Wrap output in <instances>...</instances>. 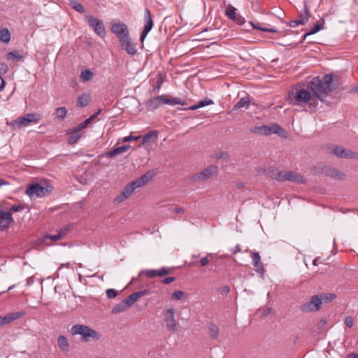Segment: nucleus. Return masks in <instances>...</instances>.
I'll use <instances>...</instances> for the list:
<instances>
[{
  "label": "nucleus",
  "mask_w": 358,
  "mask_h": 358,
  "mask_svg": "<svg viewBox=\"0 0 358 358\" xmlns=\"http://www.w3.org/2000/svg\"><path fill=\"white\" fill-rule=\"evenodd\" d=\"M157 169H152L148 171L145 173L141 177L136 179L140 187L146 185L148 182L152 180L153 178L157 174Z\"/></svg>",
  "instance_id": "nucleus-16"
},
{
  "label": "nucleus",
  "mask_w": 358,
  "mask_h": 358,
  "mask_svg": "<svg viewBox=\"0 0 358 358\" xmlns=\"http://www.w3.org/2000/svg\"><path fill=\"white\" fill-rule=\"evenodd\" d=\"M11 222H13L12 213L0 210V230L7 229Z\"/></svg>",
  "instance_id": "nucleus-19"
},
{
  "label": "nucleus",
  "mask_w": 358,
  "mask_h": 358,
  "mask_svg": "<svg viewBox=\"0 0 358 358\" xmlns=\"http://www.w3.org/2000/svg\"><path fill=\"white\" fill-rule=\"evenodd\" d=\"M264 173L272 180H275L278 173V169L273 166H270L266 169H264Z\"/></svg>",
  "instance_id": "nucleus-37"
},
{
  "label": "nucleus",
  "mask_w": 358,
  "mask_h": 358,
  "mask_svg": "<svg viewBox=\"0 0 358 358\" xmlns=\"http://www.w3.org/2000/svg\"><path fill=\"white\" fill-rule=\"evenodd\" d=\"M234 22H236L238 24H243L245 23V19L239 15H236V17H234V20H232Z\"/></svg>",
  "instance_id": "nucleus-54"
},
{
  "label": "nucleus",
  "mask_w": 358,
  "mask_h": 358,
  "mask_svg": "<svg viewBox=\"0 0 358 358\" xmlns=\"http://www.w3.org/2000/svg\"><path fill=\"white\" fill-rule=\"evenodd\" d=\"M208 179L211 178L218 172V167L215 165H210L202 171Z\"/></svg>",
  "instance_id": "nucleus-27"
},
{
  "label": "nucleus",
  "mask_w": 358,
  "mask_h": 358,
  "mask_svg": "<svg viewBox=\"0 0 358 358\" xmlns=\"http://www.w3.org/2000/svg\"><path fill=\"white\" fill-rule=\"evenodd\" d=\"M64 236V233L63 232H59L56 234V235H45L44 238L42 239L41 241H40L41 242H43L44 240L45 239H50L51 241H57L59 239H61V238Z\"/></svg>",
  "instance_id": "nucleus-44"
},
{
  "label": "nucleus",
  "mask_w": 358,
  "mask_h": 358,
  "mask_svg": "<svg viewBox=\"0 0 358 358\" xmlns=\"http://www.w3.org/2000/svg\"><path fill=\"white\" fill-rule=\"evenodd\" d=\"M183 295H184V293L182 291L176 290L172 294L171 299H176V300H180L182 297Z\"/></svg>",
  "instance_id": "nucleus-51"
},
{
  "label": "nucleus",
  "mask_w": 358,
  "mask_h": 358,
  "mask_svg": "<svg viewBox=\"0 0 358 358\" xmlns=\"http://www.w3.org/2000/svg\"><path fill=\"white\" fill-rule=\"evenodd\" d=\"M141 138L140 136H134L132 135H130L129 136H126L123 138V141L124 142H130L131 141H137L138 140L139 138Z\"/></svg>",
  "instance_id": "nucleus-57"
},
{
  "label": "nucleus",
  "mask_w": 358,
  "mask_h": 358,
  "mask_svg": "<svg viewBox=\"0 0 358 358\" xmlns=\"http://www.w3.org/2000/svg\"><path fill=\"white\" fill-rule=\"evenodd\" d=\"M20 316L21 315H5L4 317L0 316V325L9 324L20 318Z\"/></svg>",
  "instance_id": "nucleus-30"
},
{
  "label": "nucleus",
  "mask_w": 358,
  "mask_h": 358,
  "mask_svg": "<svg viewBox=\"0 0 358 358\" xmlns=\"http://www.w3.org/2000/svg\"><path fill=\"white\" fill-rule=\"evenodd\" d=\"M179 318V315H165L164 321L169 331H177Z\"/></svg>",
  "instance_id": "nucleus-14"
},
{
  "label": "nucleus",
  "mask_w": 358,
  "mask_h": 358,
  "mask_svg": "<svg viewBox=\"0 0 358 358\" xmlns=\"http://www.w3.org/2000/svg\"><path fill=\"white\" fill-rule=\"evenodd\" d=\"M218 291H219V293L221 294H226L229 292L230 287L228 285H224V286L221 287Z\"/></svg>",
  "instance_id": "nucleus-55"
},
{
  "label": "nucleus",
  "mask_w": 358,
  "mask_h": 358,
  "mask_svg": "<svg viewBox=\"0 0 358 358\" xmlns=\"http://www.w3.org/2000/svg\"><path fill=\"white\" fill-rule=\"evenodd\" d=\"M212 254H208V255L205 257H203L201 260H200V264L201 266H205L206 265H207L209 262V259H208V257H212Z\"/></svg>",
  "instance_id": "nucleus-56"
},
{
  "label": "nucleus",
  "mask_w": 358,
  "mask_h": 358,
  "mask_svg": "<svg viewBox=\"0 0 358 358\" xmlns=\"http://www.w3.org/2000/svg\"><path fill=\"white\" fill-rule=\"evenodd\" d=\"M147 277L152 278L157 276L162 277V274H161V269L159 270H147L145 272Z\"/></svg>",
  "instance_id": "nucleus-43"
},
{
  "label": "nucleus",
  "mask_w": 358,
  "mask_h": 358,
  "mask_svg": "<svg viewBox=\"0 0 358 358\" xmlns=\"http://www.w3.org/2000/svg\"><path fill=\"white\" fill-rule=\"evenodd\" d=\"M250 132L252 134H257L259 135L266 136V125L257 126L250 129Z\"/></svg>",
  "instance_id": "nucleus-41"
},
{
  "label": "nucleus",
  "mask_w": 358,
  "mask_h": 358,
  "mask_svg": "<svg viewBox=\"0 0 358 358\" xmlns=\"http://www.w3.org/2000/svg\"><path fill=\"white\" fill-rule=\"evenodd\" d=\"M236 11V9L234 6L229 5L226 9L225 14L229 19L232 20H234V17H236V15H237Z\"/></svg>",
  "instance_id": "nucleus-42"
},
{
  "label": "nucleus",
  "mask_w": 358,
  "mask_h": 358,
  "mask_svg": "<svg viewBox=\"0 0 358 358\" xmlns=\"http://www.w3.org/2000/svg\"><path fill=\"white\" fill-rule=\"evenodd\" d=\"M331 152L334 153L338 157L343 159H356L358 158V153L351 151L348 149H344L340 146H334L331 150Z\"/></svg>",
  "instance_id": "nucleus-11"
},
{
  "label": "nucleus",
  "mask_w": 358,
  "mask_h": 358,
  "mask_svg": "<svg viewBox=\"0 0 358 358\" xmlns=\"http://www.w3.org/2000/svg\"><path fill=\"white\" fill-rule=\"evenodd\" d=\"M215 157L216 159H221V158L229 159V155L227 152H221L220 153L215 154Z\"/></svg>",
  "instance_id": "nucleus-59"
},
{
  "label": "nucleus",
  "mask_w": 358,
  "mask_h": 358,
  "mask_svg": "<svg viewBox=\"0 0 358 358\" xmlns=\"http://www.w3.org/2000/svg\"><path fill=\"white\" fill-rule=\"evenodd\" d=\"M111 31L116 35L119 41L125 38H127L129 36V29L124 22L113 24Z\"/></svg>",
  "instance_id": "nucleus-10"
},
{
  "label": "nucleus",
  "mask_w": 358,
  "mask_h": 358,
  "mask_svg": "<svg viewBox=\"0 0 358 358\" xmlns=\"http://www.w3.org/2000/svg\"><path fill=\"white\" fill-rule=\"evenodd\" d=\"M324 22V20H322V22H321V23L319 22H317L314 24L313 27L308 32L305 34V37H307L309 35L315 34L317 32H318L319 31L323 29H324V26H323Z\"/></svg>",
  "instance_id": "nucleus-33"
},
{
  "label": "nucleus",
  "mask_w": 358,
  "mask_h": 358,
  "mask_svg": "<svg viewBox=\"0 0 358 358\" xmlns=\"http://www.w3.org/2000/svg\"><path fill=\"white\" fill-rule=\"evenodd\" d=\"M138 187H141L139 186L138 183L135 179L134 180L129 182L124 187V190L122 191V193L123 194V196H125V197L129 198L133 192Z\"/></svg>",
  "instance_id": "nucleus-23"
},
{
  "label": "nucleus",
  "mask_w": 358,
  "mask_h": 358,
  "mask_svg": "<svg viewBox=\"0 0 358 358\" xmlns=\"http://www.w3.org/2000/svg\"><path fill=\"white\" fill-rule=\"evenodd\" d=\"M285 175V180L292 181L297 184H305L306 182V179L303 176L292 171H286Z\"/></svg>",
  "instance_id": "nucleus-20"
},
{
  "label": "nucleus",
  "mask_w": 358,
  "mask_h": 358,
  "mask_svg": "<svg viewBox=\"0 0 358 358\" xmlns=\"http://www.w3.org/2000/svg\"><path fill=\"white\" fill-rule=\"evenodd\" d=\"M336 298V295L334 293H321L313 295L310 297L308 302L301 306L302 312H316L320 310L323 303L331 302Z\"/></svg>",
  "instance_id": "nucleus-3"
},
{
  "label": "nucleus",
  "mask_w": 358,
  "mask_h": 358,
  "mask_svg": "<svg viewBox=\"0 0 358 358\" xmlns=\"http://www.w3.org/2000/svg\"><path fill=\"white\" fill-rule=\"evenodd\" d=\"M131 148V146L129 145H122V146H120V147H117V148H115L111 150H110L108 153H107V156L108 157H117V155L127 151L129 148Z\"/></svg>",
  "instance_id": "nucleus-24"
},
{
  "label": "nucleus",
  "mask_w": 358,
  "mask_h": 358,
  "mask_svg": "<svg viewBox=\"0 0 358 358\" xmlns=\"http://www.w3.org/2000/svg\"><path fill=\"white\" fill-rule=\"evenodd\" d=\"M41 116L38 113H28L23 117H20L16 119L15 122L17 124L18 127L21 128L29 125L31 122L37 123L41 120Z\"/></svg>",
  "instance_id": "nucleus-9"
},
{
  "label": "nucleus",
  "mask_w": 358,
  "mask_h": 358,
  "mask_svg": "<svg viewBox=\"0 0 358 358\" xmlns=\"http://www.w3.org/2000/svg\"><path fill=\"white\" fill-rule=\"evenodd\" d=\"M162 104V96H157L152 99H148L145 102V106L147 107L148 110L153 111L155 109L158 108Z\"/></svg>",
  "instance_id": "nucleus-21"
},
{
  "label": "nucleus",
  "mask_w": 358,
  "mask_h": 358,
  "mask_svg": "<svg viewBox=\"0 0 358 358\" xmlns=\"http://www.w3.org/2000/svg\"><path fill=\"white\" fill-rule=\"evenodd\" d=\"M148 293H149L148 289H143V290H141L139 292H136L132 293L130 295H129L127 297V299H124V301L126 305L128 307H129L131 305H133L136 301H137V300L139 298L146 295Z\"/></svg>",
  "instance_id": "nucleus-18"
},
{
  "label": "nucleus",
  "mask_w": 358,
  "mask_h": 358,
  "mask_svg": "<svg viewBox=\"0 0 358 358\" xmlns=\"http://www.w3.org/2000/svg\"><path fill=\"white\" fill-rule=\"evenodd\" d=\"M162 96V103L169 104V105H175V104H180L182 106L187 105V103L185 101L182 100L179 98L175 97L173 99H169L166 96L161 95Z\"/></svg>",
  "instance_id": "nucleus-25"
},
{
  "label": "nucleus",
  "mask_w": 358,
  "mask_h": 358,
  "mask_svg": "<svg viewBox=\"0 0 358 358\" xmlns=\"http://www.w3.org/2000/svg\"><path fill=\"white\" fill-rule=\"evenodd\" d=\"M175 280H176L175 277H167V278H165L164 280H162V282L164 284L168 285V284L171 283L172 282H174Z\"/></svg>",
  "instance_id": "nucleus-60"
},
{
  "label": "nucleus",
  "mask_w": 358,
  "mask_h": 358,
  "mask_svg": "<svg viewBox=\"0 0 358 358\" xmlns=\"http://www.w3.org/2000/svg\"><path fill=\"white\" fill-rule=\"evenodd\" d=\"M345 323L347 327H352L354 324V318L352 316H348L345 318Z\"/></svg>",
  "instance_id": "nucleus-53"
},
{
  "label": "nucleus",
  "mask_w": 358,
  "mask_h": 358,
  "mask_svg": "<svg viewBox=\"0 0 358 358\" xmlns=\"http://www.w3.org/2000/svg\"><path fill=\"white\" fill-rule=\"evenodd\" d=\"M144 23V27L140 36V41L141 43H142V47L143 46L144 40L145 39L147 35L151 31L154 25V22L152 20L151 12L150 9H148V8L145 9Z\"/></svg>",
  "instance_id": "nucleus-7"
},
{
  "label": "nucleus",
  "mask_w": 358,
  "mask_h": 358,
  "mask_svg": "<svg viewBox=\"0 0 358 358\" xmlns=\"http://www.w3.org/2000/svg\"><path fill=\"white\" fill-rule=\"evenodd\" d=\"M90 95L86 93H83L78 98L77 106L85 107L90 103Z\"/></svg>",
  "instance_id": "nucleus-26"
},
{
  "label": "nucleus",
  "mask_w": 358,
  "mask_h": 358,
  "mask_svg": "<svg viewBox=\"0 0 358 358\" xmlns=\"http://www.w3.org/2000/svg\"><path fill=\"white\" fill-rule=\"evenodd\" d=\"M69 5L73 9L80 13H83L85 11L84 6L76 0H69Z\"/></svg>",
  "instance_id": "nucleus-34"
},
{
  "label": "nucleus",
  "mask_w": 358,
  "mask_h": 358,
  "mask_svg": "<svg viewBox=\"0 0 358 358\" xmlns=\"http://www.w3.org/2000/svg\"><path fill=\"white\" fill-rule=\"evenodd\" d=\"M310 17V12L306 3H304V13H300L298 16V19L292 20L287 23L290 27H295L299 24H305Z\"/></svg>",
  "instance_id": "nucleus-13"
},
{
  "label": "nucleus",
  "mask_w": 358,
  "mask_h": 358,
  "mask_svg": "<svg viewBox=\"0 0 358 358\" xmlns=\"http://www.w3.org/2000/svg\"><path fill=\"white\" fill-rule=\"evenodd\" d=\"M92 77L93 73L89 69H85L80 73V78L84 82L90 80Z\"/></svg>",
  "instance_id": "nucleus-39"
},
{
  "label": "nucleus",
  "mask_w": 358,
  "mask_h": 358,
  "mask_svg": "<svg viewBox=\"0 0 358 358\" xmlns=\"http://www.w3.org/2000/svg\"><path fill=\"white\" fill-rule=\"evenodd\" d=\"M310 90L301 89L297 90L296 93L289 92V99L292 105L295 106H304L308 104V108L310 110H314L317 106L318 101L315 97L311 95Z\"/></svg>",
  "instance_id": "nucleus-2"
},
{
  "label": "nucleus",
  "mask_w": 358,
  "mask_h": 358,
  "mask_svg": "<svg viewBox=\"0 0 358 358\" xmlns=\"http://www.w3.org/2000/svg\"><path fill=\"white\" fill-rule=\"evenodd\" d=\"M57 344L59 348L64 352H66L69 348V341L64 336L60 335L57 339Z\"/></svg>",
  "instance_id": "nucleus-28"
},
{
  "label": "nucleus",
  "mask_w": 358,
  "mask_h": 358,
  "mask_svg": "<svg viewBox=\"0 0 358 358\" xmlns=\"http://www.w3.org/2000/svg\"><path fill=\"white\" fill-rule=\"evenodd\" d=\"M71 332L73 335H80L83 342H88L90 338L94 340H99L101 338V335L99 333L83 324L73 325L71 327Z\"/></svg>",
  "instance_id": "nucleus-5"
},
{
  "label": "nucleus",
  "mask_w": 358,
  "mask_h": 358,
  "mask_svg": "<svg viewBox=\"0 0 358 358\" xmlns=\"http://www.w3.org/2000/svg\"><path fill=\"white\" fill-rule=\"evenodd\" d=\"M250 103V99L248 97L241 98L232 108L231 111H235L239 108L245 107L248 108Z\"/></svg>",
  "instance_id": "nucleus-29"
},
{
  "label": "nucleus",
  "mask_w": 358,
  "mask_h": 358,
  "mask_svg": "<svg viewBox=\"0 0 358 358\" xmlns=\"http://www.w3.org/2000/svg\"><path fill=\"white\" fill-rule=\"evenodd\" d=\"M340 85L341 78L334 73H329L322 78L320 76L314 77L306 86L317 101L319 99L328 105L330 102L326 100V97L330 92L338 89Z\"/></svg>",
  "instance_id": "nucleus-1"
},
{
  "label": "nucleus",
  "mask_w": 358,
  "mask_h": 358,
  "mask_svg": "<svg viewBox=\"0 0 358 358\" xmlns=\"http://www.w3.org/2000/svg\"><path fill=\"white\" fill-rule=\"evenodd\" d=\"M127 199L125 197V196H123V194L121 193L120 195H118L114 200V201L117 203H119L122 201H123L124 199Z\"/></svg>",
  "instance_id": "nucleus-62"
},
{
  "label": "nucleus",
  "mask_w": 358,
  "mask_h": 358,
  "mask_svg": "<svg viewBox=\"0 0 358 358\" xmlns=\"http://www.w3.org/2000/svg\"><path fill=\"white\" fill-rule=\"evenodd\" d=\"M250 255L253 261V266L255 268V271L261 274L262 277H263L265 270L264 264L261 262L259 254L257 252L250 251Z\"/></svg>",
  "instance_id": "nucleus-17"
},
{
  "label": "nucleus",
  "mask_w": 358,
  "mask_h": 358,
  "mask_svg": "<svg viewBox=\"0 0 358 358\" xmlns=\"http://www.w3.org/2000/svg\"><path fill=\"white\" fill-rule=\"evenodd\" d=\"M266 136L277 134L284 138H286L287 136V131L277 123L271 124L269 126L266 125Z\"/></svg>",
  "instance_id": "nucleus-12"
},
{
  "label": "nucleus",
  "mask_w": 358,
  "mask_h": 358,
  "mask_svg": "<svg viewBox=\"0 0 358 358\" xmlns=\"http://www.w3.org/2000/svg\"><path fill=\"white\" fill-rule=\"evenodd\" d=\"M87 20L89 26L93 29L98 36L101 38L105 36L106 29L101 20L92 15L87 17Z\"/></svg>",
  "instance_id": "nucleus-8"
},
{
  "label": "nucleus",
  "mask_w": 358,
  "mask_h": 358,
  "mask_svg": "<svg viewBox=\"0 0 358 358\" xmlns=\"http://www.w3.org/2000/svg\"><path fill=\"white\" fill-rule=\"evenodd\" d=\"M198 104H199V108H202V107H204V106H206L208 105L213 104V101L208 98H205L203 100H200L198 102Z\"/></svg>",
  "instance_id": "nucleus-46"
},
{
  "label": "nucleus",
  "mask_w": 358,
  "mask_h": 358,
  "mask_svg": "<svg viewBox=\"0 0 358 358\" xmlns=\"http://www.w3.org/2000/svg\"><path fill=\"white\" fill-rule=\"evenodd\" d=\"M208 331L212 338L216 339L218 337L219 329L215 324H210L208 327Z\"/></svg>",
  "instance_id": "nucleus-38"
},
{
  "label": "nucleus",
  "mask_w": 358,
  "mask_h": 358,
  "mask_svg": "<svg viewBox=\"0 0 358 358\" xmlns=\"http://www.w3.org/2000/svg\"><path fill=\"white\" fill-rule=\"evenodd\" d=\"M8 66L6 63H0V76H1V75L6 74L8 71Z\"/></svg>",
  "instance_id": "nucleus-50"
},
{
  "label": "nucleus",
  "mask_w": 358,
  "mask_h": 358,
  "mask_svg": "<svg viewBox=\"0 0 358 358\" xmlns=\"http://www.w3.org/2000/svg\"><path fill=\"white\" fill-rule=\"evenodd\" d=\"M174 268H166L163 267L161 268V274H162V276L166 275L172 274L173 273Z\"/></svg>",
  "instance_id": "nucleus-52"
},
{
  "label": "nucleus",
  "mask_w": 358,
  "mask_h": 358,
  "mask_svg": "<svg viewBox=\"0 0 358 358\" xmlns=\"http://www.w3.org/2000/svg\"><path fill=\"white\" fill-rule=\"evenodd\" d=\"M25 204L19 203L17 205H13L10 207V210L8 212H20L25 208Z\"/></svg>",
  "instance_id": "nucleus-45"
},
{
  "label": "nucleus",
  "mask_w": 358,
  "mask_h": 358,
  "mask_svg": "<svg viewBox=\"0 0 358 358\" xmlns=\"http://www.w3.org/2000/svg\"><path fill=\"white\" fill-rule=\"evenodd\" d=\"M158 138V132L155 130L150 131L148 133L145 134L141 141V145H144L145 143H154L156 142Z\"/></svg>",
  "instance_id": "nucleus-22"
},
{
  "label": "nucleus",
  "mask_w": 358,
  "mask_h": 358,
  "mask_svg": "<svg viewBox=\"0 0 358 358\" xmlns=\"http://www.w3.org/2000/svg\"><path fill=\"white\" fill-rule=\"evenodd\" d=\"M285 171H278L276 178H275V180L277 181H280V182L285 181V177H286Z\"/></svg>",
  "instance_id": "nucleus-49"
},
{
  "label": "nucleus",
  "mask_w": 358,
  "mask_h": 358,
  "mask_svg": "<svg viewBox=\"0 0 358 358\" xmlns=\"http://www.w3.org/2000/svg\"><path fill=\"white\" fill-rule=\"evenodd\" d=\"M327 324V320L325 319H321L319 322L317 323V328L318 329H323L324 326Z\"/></svg>",
  "instance_id": "nucleus-61"
},
{
  "label": "nucleus",
  "mask_w": 358,
  "mask_h": 358,
  "mask_svg": "<svg viewBox=\"0 0 358 358\" xmlns=\"http://www.w3.org/2000/svg\"><path fill=\"white\" fill-rule=\"evenodd\" d=\"M118 294V292L115 289H108L106 290V295L108 299L115 298Z\"/></svg>",
  "instance_id": "nucleus-47"
},
{
  "label": "nucleus",
  "mask_w": 358,
  "mask_h": 358,
  "mask_svg": "<svg viewBox=\"0 0 358 358\" xmlns=\"http://www.w3.org/2000/svg\"><path fill=\"white\" fill-rule=\"evenodd\" d=\"M67 134H69V136L67 138V142L70 145L76 143L82 136L80 134L69 133V130L67 131Z\"/></svg>",
  "instance_id": "nucleus-35"
},
{
  "label": "nucleus",
  "mask_w": 358,
  "mask_h": 358,
  "mask_svg": "<svg viewBox=\"0 0 358 358\" xmlns=\"http://www.w3.org/2000/svg\"><path fill=\"white\" fill-rule=\"evenodd\" d=\"M122 50H125L129 55H134L137 52L136 45L131 43L129 36L127 38H123L120 41Z\"/></svg>",
  "instance_id": "nucleus-15"
},
{
  "label": "nucleus",
  "mask_w": 358,
  "mask_h": 358,
  "mask_svg": "<svg viewBox=\"0 0 358 358\" xmlns=\"http://www.w3.org/2000/svg\"><path fill=\"white\" fill-rule=\"evenodd\" d=\"M191 180L194 182H201V181H203L202 179H201V175H200V173H197L196 174H194L192 177H191Z\"/></svg>",
  "instance_id": "nucleus-58"
},
{
  "label": "nucleus",
  "mask_w": 358,
  "mask_h": 358,
  "mask_svg": "<svg viewBox=\"0 0 358 358\" xmlns=\"http://www.w3.org/2000/svg\"><path fill=\"white\" fill-rule=\"evenodd\" d=\"M0 40L5 43H9L10 40V33L7 28L0 29Z\"/></svg>",
  "instance_id": "nucleus-31"
},
{
  "label": "nucleus",
  "mask_w": 358,
  "mask_h": 358,
  "mask_svg": "<svg viewBox=\"0 0 358 358\" xmlns=\"http://www.w3.org/2000/svg\"><path fill=\"white\" fill-rule=\"evenodd\" d=\"M164 83V78L161 74L159 75V77L156 81V83L153 87V91L158 90L160 89L161 85Z\"/></svg>",
  "instance_id": "nucleus-48"
},
{
  "label": "nucleus",
  "mask_w": 358,
  "mask_h": 358,
  "mask_svg": "<svg viewBox=\"0 0 358 358\" xmlns=\"http://www.w3.org/2000/svg\"><path fill=\"white\" fill-rule=\"evenodd\" d=\"M128 306L126 305L124 300L117 304L112 310L111 313H118L124 311Z\"/></svg>",
  "instance_id": "nucleus-40"
},
{
  "label": "nucleus",
  "mask_w": 358,
  "mask_h": 358,
  "mask_svg": "<svg viewBox=\"0 0 358 358\" xmlns=\"http://www.w3.org/2000/svg\"><path fill=\"white\" fill-rule=\"evenodd\" d=\"M73 227V225L72 224H68L66 225L64 229H61L59 230V232H63L64 233V236L66 235V234L70 231Z\"/></svg>",
  "instance_id": "nucleus-64"
},
{
  "label": "nucleus",
  "mask_w": 358,
  "mask_h": 358,
  "mask_svg": "<svg viewBox=\"0 0 358 358\" xmlns=\"http://www.w3.org/2000/svg\"><path fill=\"white\" fill-rule=\"evenodd\" d=\"M22 58V55L20 53L18 50H14L13 51L9 52L6 55L7 60H16L19 61Z\"/></svg>",
  "instance_id": "nucleus-32"
},
{
  "label": "nucleus",
  "mask_w": 358,
  "mask_h": 358,
  "mask_svg": "<svg viewBox=\"0 0 358 358\" xmlns=\"http://www.w3.org/2000/svg\"><path fill=\"white\" fill-rule=\"evenodd\" d=\"M53 186L47 180H41L40 183H32L28 185L26 194L31 198L36 195L37 197H42L50 193Z\"/></svg>",
  "instance_id": "nucleus-4"
},
{
  "label": "nucleus",
  "mask_w": 358,
  "mask_h": 358,
  "mask_svg": "<svg viewBox=\"0 0 358 358\" xmlns=\"http://www.w3.org/2000/svg\"><path fill=\"white\" fill-rule=\"evenodd\" d=\"M67 110L65 107L62 106L56 108L55 112L54 115H55V117L63 120L66 116Z\"/></svg>",
  "instance_id": "nucleus-36"
},
{
  "label": "nucleus",
  "mask_w": 358,
  "mask_h": 358,
  "mask_svg": "<svg viewBox=\"0 0 358 358\" xmlns=\"http://www.w3.org/2000/svg\"><path fill=\"white\" fill-rule=\"evenodd\" d=\"M316 171L319 173H324L326 176L331 177L336 180H345L346 178L345 173L329 166L317 168Z\"/></svg>",
  "instance_id": "nucleus-6"
},
{
  "label": "nucleus",
  "mask_w": 358,
  "mask_h": 358,
  "mask_svg": "<svg viewBox=\"0 0 358 358\" xmlns=\"http://www.w3.org/2000/svg\"><path fill=\"white\" fill-rule=\"evenodd\" d=\"M81 130H83V129L80 127L79 124H78L76 127H75L73 128H71V129H69V133L78 134V132L80 131H81Z\"/></svg>",
  "instance_id": "nucleus-63"
}]
</instances>
